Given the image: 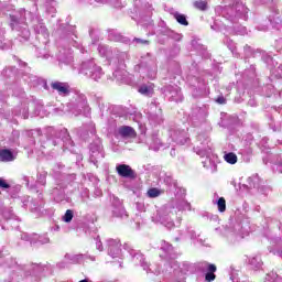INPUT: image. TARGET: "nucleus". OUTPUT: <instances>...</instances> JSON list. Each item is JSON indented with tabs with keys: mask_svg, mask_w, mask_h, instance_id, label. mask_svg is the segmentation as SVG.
I'll list each match as a JSON object with an SVG mask.
<instances>
[{
	"mask_svg": "<svg viewBox=\"0 0 282 282\" xmlns=\"http://www.w3.org/2000/svg\"><path fill=\"white\" fill-rule=\"evenodd\" d=\"M112 215L113 217H120L121 219H124V217H129V215H127V210L122 205L115 206L112 209Z\"/></svg>",
	"mask_w": 282,
	"mask_h": 282,
	"instance_id": "nucleus-39",
	"label": "nucleus"
},
{
	"mask_svg": "<svg viewBox=\"0 0 282 282\" xmlns=\"http://www.w3.org/2000/svg\"><path fill=\"white\" fill-rule=\"evenodd\" d=\"M184 210H191V203L186 202L184 198L174 200L171 205H165L156 210L152 216V221L154 224H161L167 230L175 228L176 224H182V216L177 215Z\"/></svg>",
	"mask_w": 282,
	"mask_h": 282,
	"instance_id": "nucleus-1",
	"label": "nucleus"
},
{
	"mask_svg": "<svg viewBox=\"0 0 282 282\" xmlns=\"http://www.w3.org/2000/svg\"><path fill=\"white\" fill-rule=\"evenodd\" d=\"M184 239H197V234L193 227H186L185 230L180 231L178 237H174V241H184Z\"/></svg>",
	"mask_w": 282,
	"mask_h": 282,
	"instance_id": "nucleus-32",
	"label": "nucleus"
},
{
	"mask_svg": "<svg viewBox=\"0 0 282 282\" xmlns=\"http://www.w3.org/2000/svg\"><path fill=\"white\" fill-rule=\"evenodd\" d=\"M258 193H261V195H268L272 188L268 185H263V183H260L259 187L256 189Z\"/></svg>",
	"mask_w": 282,
	"mask_h": 282,
	"instance_id": "nucleus-51",
	"label": "nucleus"
},
{
	"mask_svg": "<svg viewBox=\"0 0 282 282\" xmlns=\"http://www.w3.org/2000/svg\"><path fill=\"white\" fill-rule=\"evenodd\" d=\"M161 181H163L164 184H166V186L175 185V181H173V177H171L169 175L161 176Z\"/></svg>",
	"mask_w": 282,
	"mask_h": 282,
	"instance_id": "nucleus-55",
	"label": "nucleus"
},
{
	"mask_svg": "<svg viewBox=\"0 0 282 282\" xmlns=\"http://www.w3.org/2000/svg\"><path fill=\"white\" fill-rule=\"evenodd\" d=\"M243 54H245V58H251V56L254 57L258 54H261V52L254 51V50H252V47H250V45L246 44L243 46Z\"/></svg>",
	"mask_w": 282,
	"mask_h": 282,
	"instance_id": "nucleus-44",
	"label": "nucleus"
},
{
	"mask_svg": "<svg viewBox=\"0 0 282 282\" xmlns=\"http://www.w3.org/2000/svg\"><path fill=\"white\" fill-rule=\"evenodd\" d=\"M264 89H269V91H267L268 98H270L272 96V94H274V85L273 84H268Z\"/></svg>",
	"mask_w": 282,
	"mask_h": 282,
	"instance_id": "nucleus-58",
	"label": "nucleus"
},
{
	"mask_svg": "<svg viewBox=\"0 0 282 282\" xmlns=\"http://www.w3.org/2000/svg\"><path fill=\"white\" fill-rule=\"evenodd\" d=\"M215 231L217 235H220V237H226L229 241H241V239H246V237L250 235V220H248V218L237 220L229 227H217Z\"/></svg>",
	"mask_w": 282,
	"mask_h": 282,
	"instance_id": "nucleus-6",
	"label": "nucleus"
},
{
	"mask_svg": "<svg viewBox=\"0 0 282 282\" xmlns=\"http://www.w3.org/2000/svg\"><path fill=\"white\" fill-rule=\"evenodd\" d=\"M22 239L24 241H30L31 245L40 243L41 246H43L45 243H50V237L47 236V234H44L42 236L37 234H23Z\"/></svg>",
	"mask_w": 282,
	"mask_h": 282,
	"instance_id": "nucleus-27",
	"label": "nucleus"
},
{
	"mask_svg": "<svg viewBox=\"0 0 282 282\" xmlns=\"http://www.w3.org/2000/svg\"><path fill=\"white\" fill-rule=\"evenodd\" d=\"M196 116L200 120H204L206 118V116H208V106H203V107L196 108Z\"/></svg>",
	"mask_w": 282,
	"mask_h": 282,
	"instance_id": "nucleus-46",
	"label": "nucleus"
},
{
	"mask_svg": "<svg viewBox=\"0 0 282 282\" xmlns=\"http://www.w3.org/2000/svg\"><path fill=\"white\" fill-rule=\"evenodd\" d=\"M135 130L130 126H121L116 131V138H121L122 140H129V138H135Z\"/></svg>",
	"mask_w": 282,
	"mask_h": 282,
	"instance_id": "nucleus-30",
	"label": "nucleus"
},
{
	"mask_svg": "<svg viewBox=\"0 0 282 282\" xmlns=\"http://www.w3.org/2000/svg\"><path fill=\"white\" fill-rule=\"evenodd\" d=\"M247 263H249L252 270H261V265H263V261H261L259 256L248 258Z\"/></svg>",
	"mask_w": 282,
	"mask_h": 282,
	"instance_id": "nucleus-37",
	"label": "nucleus"
},
{
	"mask_svg": "<svg viewBox=\"0 0 282 282\" xmlns=\"http://www.w3.org/2000/svg\"><path fill=\"white\" fill-rule=\"evenodd\" d=\"M187 83L192 87H195L193 96H208V86L206 85V79L195 75H187Z\"/></svg>",
	"mask_w": 282,
	"mask_h": 282,
	"instance_id": "nucleus-15",
	"label": "nucleus"
},
{
	"mask_svg": "<svg viewBox=\"0 0 282 282\" xmlns=\"http://www.w3.org/2000/svg\"><path fill=\"white\" fill-rule=\"evenodd\" d=\"M51 88L53 91H55L58 96H62L63 98H66V96H69V94H72V87L68 83L65 82H52Z\"/></svg>",
	"mask_w": 282,
	"mask_h": 282,
	"instance_id": "nucleus-26",
	"label": "nucleus"
},
{
	"mask_svg": "<svg viewBox=\"0 0 282 282\" xmlns=\"http://www.w3.org/2000/svg\"><path fill=\"white\" fill-rule=\"evenodd\" d=\"M196 270L197 272H202L205 274V281L206 282H213L215 279H217V275L215 272H217V265L209 263L207 261L197 262L196 263Z\"/></svg>",
	"mask_w": 282,
	"mask_h": 282,
	"instance_id": "nucleus-16",
	"label": "nucleus"
},
{
	"mask_svg": "<svg viewBox=\"0 0 282 282\" xmlns=\"http://www.w3.org/2000/svg\"><path fill=\"white\" fill-rule=\"evenodd\" d=\"M2 217L7 221V226L14 224V221H21L10 209H4Z\"/></svg>",
	"mask_w": 282,
	"mask_h": 282,
	"instance_id": "nucleus-36",
	"label": "nucleus"
},
{
	"mask_svg": "<svg viewBox=\"0 0 282 282\" xmlns=\"http://www.w3.org/2000/svg\"><path fill=\"white\" fill-rule=\"evenodd\" d=\"M14 113H15V116H22L24 118V120H26V118H29L28 108L26 107H24L19 112L15 111Z\"/></svg>",
	"mask_w": 282,
	"mask_h": 282,
	"instance_id": "nucleus-57",
	"label": "nucleus"
},
{
	"mask_svg": "<svg viewBox=\"0 0 282 282\" xmlns=\"http://www.w3.org/2000/svg\"><path fill=\"white\" fill-rule=\"evenodd\" d=\"M194 151L200 158H205L202 161L204 169L209 171V173L217 172V163H215V155L213 154V149L210 148V140L208 139L207 134L203 133L197 135Z\"/></svg>",
	"mask_w": 282,
	"mask_h": 282,
	"instance_id": "nucleus-5",
	"label": "nucleus"
},
{
	"mask_svg": "<svg viewBox=\"0 0 282 282\" xmlns=\"http://www.w3.org/2000/svg\"><path fill=\"white\" fill-rule=\"evenodd\" d=\"M47 180V172H40L37 174V184H41V186H45Z\"/></svg>",
	"mask_w": 282,
	"mask_h": 282,
	"instance_id": "nucleus-52",
	"label": "nucleus"
},
{
	"mask_svg": "<svg viewBox=\"0 0 282 282\" xmlns=\"http://www.w3.org/2000/svg\"><path fill=\"white\" fill-rule=\"evenodd\" d=\"M31 1L33 2V7L29 11V17L31 19L32 30L37 41L43 43V45H47V41L50 39V31L47 30V26H45V23H43V19L39 17V7H36V0Z\"/></svg>",
	"mask_w": 282,
	"mask_h": 282,
	"instance_id": "nucleus-10",
	"label": "nucleus"
},
{
	"mask_svg": "<svg viewBox=\"0 0 282 282\" xmlns=\"http://www.w3.org/2000/svg\"><path fill=\"white\" fill-rule=\"evenodd\" d=\"M144 144L149 147L152 151H158L159 149H169L171 147V141L167 140L166 143H163L162 139L160 138V133L153 132L151 135L145 137Z\"/></svg>",
	"mask_w": 282,
	"mask_h": 282,
	"instance_id": "nucleus-17",
	"label": "nucleus"
},
{
	"mask_svg": "<svg viewBox=\"0 0 282 282\" xmlns=\"http://www.w3.org/2000/svg\"><path fill=\"white\" fill-rule=\"evenodd\" d=\"M153 84H143L139 87V94H142V96H153Z\"/></svg>",
	"mask_w": 282,
	"mask_h": 282,
	"instance_id": "nucleus-38",
	"label": "nucleus"
},
{
	"mask_svg": "<svg viewBox=\"0 0 282 282\" xmlns=\"http://www.w3.org/2000/svg\"><path fill=\"white\" fill-rule=\"evenodd\" d=\"M170 139L169 142H175V144H188L191 138H188V130L185 129H172L169 132Z\"/></svg>",
	"mask_w": 282,
	"mask_h": 282,
	"instance_id": "nucleus-20",
	"label": "nucleus"
},
{
	"mask_svg": "<svg viewBox=\"0 0 282 282\" xmlns=\"http://www.w3.org/2000/svg\"><path fill=\"white\" fill-rule=\"evenodd\" d=\"M7 14L10 17V28L18 32L19 41H28L30 39V29L25 24V9L19 11L14 10L13 4H4L0 2V14Z\"/></svg>",
	"mask_w": 282,
	"mask_h": 282,
	"instance_id": "nucleus-3",
	"label": "nucleus"
},
{
	"mask_svg": "<svg viewBox=\"0 0 282 282\" xmlns=\"http://www.w3.org/2000/svg\"><path fill=\"white\" fill-rule=\"evenodd\" d=\"M26 270H29V274H41V272H45V267L41 265V264H31L26 268Z\"/></svg>",
	"mask_w": 282,
	"mask_h": 282,
	"instance_id": "nucleus-41",
	"label": "nucleus"
},
{
	"mask_svg": "<svg viewBox=\"0 0 282 282\" xmlns=\"http://www.w3.org/2000/svg\"><path fill=\"white\" fill-rule=\"evenodd\" d=\"M76 39H78V36H76V29H74V26H67L63 33L59 45H63L64 47L73 45V47L79 50L82 54H85V48Z\"/></svg>",
	"mask_w": 282,
	"mask_h": 282,
	"instance_id": "nucleus-13",
	"label": "nucleus"
},
{
	"mask_svg": "<svg viewBox=\"0 0 282 282\" xmlns=\"http://www.w3.org/2000/svg\"><path fill=\"white\" fill-rule=\"evenodd\" d=\"M262 58L267 65V67H269L272 76H275V78H282V64L279 65V63L276 61H274V58L265 53L262 54ZM276 65H279L276 67Z\"/></svg>",
	"mask_w": 282,
	"mask_h": 282,
	"instance_id": "nucleus-24",
	"label": "nucleus"
},
{
	"mask_svg": "<svg viewBox=\"0 0 282 282\" xmlns=\"http://www.w3.org/2000/svg\"><path fill=\"white\" fill-rule=\"evenodd\" d=\"M17 160V154L10 149H0V162H14Z\"/></svg>",
	"mask_w": 282,
	"mask_h": 282,
	"instance_id": "nucleus-33",
	"label": "nucleus"
},
{
	"mask_svg": "<svg viewBox=\"0 0 282 282\" xmlns=\"http://www.w3.org/2000/svg\"><path fill=\"white\" fill-rule=\"evenodd\" d=\"M87 259L85 254L66 253L65 261L68 263H83Z\"/></svg>",
	"mask_w": 282,
	"mask_h": 282,
	"instance_id": "nucleus-35",
	"label": "nucleus"
},
{
	"mask_svg": "<svg viewBox=\"0 0 282 282\" xmlns=\"http://www.w3.org/2000/svg\"><path fill=\"white\" fill-rule=\"evenodd\" d=\"M73 219H74V210L67 209L63 216V221H65V224H69Z\"/></svg>",
	"mask_w": 282,
	"mask_h": 282,
	"instance_id": "nucleus-53",
	"label": "nucleus"
},
{
	"mask_svg": "<svg viewBox=\"0 0 282 282\" xmlns=\"http://www.w3.org/2000/svg\"><path fill=\"white\" fill-rule=\"evenodd\" d=\"M46 142L42 145L43 149H52V147L63 145V149L74 151V141L67 132V129L56 130V128L48 127L46 129Z\"/></svg>",
	"mask_w": 282,
	"mask_h": 282,
	"instance_id": "nucleus-7",
	"label": "nucleus"
},
{
	"mask_svg": "<svg viewBox=\"0 0 282 282\" xmlns=\"http://www.w3.org/2000/svg\"><path fill=\"white\" fill-rule=\"evenodd\" d=\"M79 74L86 76V78H91V80H100L102 76H105V72H102V67L96 64L94 59H87L82 62L79 68Z\"/></svg>",
	"mask_w": 282,
	"mask_h": 282,
	"instance_id": "nucleus-12",
	"label": "nucleus"
},
{
	"mask_svg": "<svg viewBox=\"0 0 282 282\" xmlns=\"http://www.w3.org/2000/svg\"><path fill=\"white\" fill-rule=\"evenodd\" d=\"M45 9L47 14H51V17H54V14H56V1L45 0Z\"/></svg>",
	"mask_w": 282,
	"mask_h": 282,
	"instance_id": "nucleus-40",
	"label": "nucleus"
},
{
	"mask_svg": "<svg viewBox=\"0 0 282 282\" xmlns=\"http://www.w3.org/2000/svg\"><path fill=\"white\" fill-rule=\"evenodd\" d=\"M216 102H218V105H226V99L224 96H219L217 99H216Z\"/></svg>",
	"mask_w": 282,
	"mask_h": 282,
	"instance_id": "nucleus-64",
	"label": "nucleus"
},
{
	"mask_svg": "<svg viewBox=\"0 0 282 282\" xmlns=\"http://www.w3.org/2000/svg\"><path fill=\"white\" fill-rule=\"evenodd\" d=\"M57 116H85L89 118L91 108L87 104V97L80 90H75L72 95L69 102L65 106L62 105L54 109Z\"/></svg>",
	"mask_w": 282,
	"mask_h": 282,
	"instance_id": "nucleus-4",
	"label": "nucleus"
},
{
	"mask_svg": "<svg viewBox=\"0 0 282 282\" xmlns=\"http://www.w3.org/2000/svg\"><path fill=\"white\" fill-rule=\"evenodd\" d=\"M194 7L197 8V10H206L207 3L206 1H196L194 2Z\"/></svg>",
	"mask_w": 282,
	"mask_h": 282,
	"instance_id": "nucleus-56",
	"label": "nucleus"
},
{
	"mask_svg": "<svg viewBox=\"0 0 282 282\" xmlns=\"http://www.w3.org/2000/svg\"><path fill=\"white\" fill-rule=\"evenodd\" d=\"M261 3L268 6L271 14L268 19L274 30H282V19L279 17V9H276V1L274 0H260Z\"/></svg>",
	"mask_w": 282,
	"mask_h": 282,
	"instance_id": "nucleus-14",
	"label": "nucleus"
},
{
	"mask_svg": "<svg viewBox=\"0 0 282 282\" xmlns=\"http://www.w3.org/2000/svg\"><path fill=\"white\" fill-rule=\"evenodd\" d=\"M67 263H69L67 260L58 262L57 268H59V270H63V269L67 268Z\"/></svg>",
	"mask_w": 282,
	"mask_h": 282,
	"instance_id": "nucleus-62",
	"label": "nucleus"
},
{
	"mask_svg": "<svg viewBox=\"0 0 282 282\" xmlns=\"http://www.w3.org/2000/svg\"><path fill=\"white\" fill-rule=\"evenodd\" d=\"M163 94L170 102H182L184 100V95L182 94V88L178 86H165L163 88Z\"/></svg>",
	"mask_w": 282,
	"mask_h": 282,
	"instance_id": "nucleus-21",
	"label": "nucleus"
},
{
	"mask_svg": "<svg viewBox=\"0 0 282 282\" xmlns=\"http://www.w3.org/2000/svg\"><path fill=\"white\" fill-rule=\"evenodd\" d=\"M264 282H282V278L276 274V272L272 271L265 275Z\"/></svg>",
	"mask_w": 282,
	"mask_h": 282,
	"instance_id": "nucleus-45",
	"label": "nucleus"
},
{
	"mask_svg": "<svg viewBox=\"0 0 282 282\" xmlns=\"http://www.w3.org/2000/svg\"><path fill=\"white\" fill-rule=\"evenodd\" d=\"M174 19L180 23V25H188V20H186V17L180 12L174 13Z\"/></svg>",
	"mask_w": 282,
	"mask_h": 282,
	"instance_id": "nucleus-49",
	"label": "nucleus"
},
{
	"mask_svg": "<svg viewBox=\"0 0 282 282\" xmlns=\"http://www.w3.org/2000/svg\"><path fill=\"white\" fill-rule=\"evenodd\" d=\"M274 47L276 52H282V39L275 41Z\"/></svg>",
	"mask_w": 282,
	"mask_h": 282,
	"instance_id": "nucleus-59",
	"label": "nucleus"
},
{
	"mask_svg": "<svg viewBox=\"0 0 282 282\" xmlns=\"http://www.w3.org/2000/svg\"><path fill=\"white\" fill-rule=\"evenodd\" d=\"M262 183L263 181H261V177H259V174H253L247 177L246 183L240 185V191H247V192L257 191Z\"/></svg>",
	"mask_w": 282,
	"mask_h": 282,
	"instance_id": "nucleus-25",
	"label": "nucleus"
},
{
	"mask_svg": "<svg viewBox=\"0 0 282 282\" xmlns=\"http://www.w3.org/2000/svg\"><path fill=\"white\" fill-rule=\"evenodd\" d=\"M116 171L120 177H126L128 180H133V177H135V172L130 165L119 164L116 166Z\"/></svg>",
	"mask_w": 282,
	"mask_h": 282,
	"instance_id": "nucleus-31",
	"label": "nucleus"
},
{
	"mask_svg": "<svg viewBox=\"0 0 282 282\" xmlns=\"http://www.w3.org/2000/svg\"><path fill=\"white\" fill-rule=\"evenodd\" d=\"M161 250L163 253H160V258L166 261L169 268L162 272L165 274H181L178 282H184V275L188 274V272L193 270V264H191V262H182L178 264L177 261H175L177 258V251H175L173 245L164 240L161 241Z\"/></svg>",
	"mask_w": 282,
	"mask_h": 282,
	"instance_id": "nucleus-2",
	"label": "nucleus"
},
{
	"mask_svg": "<svg viewBox=\"0 0 282 282\" xmlns=\"http://www.w3.org/2000/svg\"><path fill=\"white\" fill-rule=\"evenodd\" d=\"M99 55L108 61L109 65L117 67V69H124V63L129 61L128 52H120L118 48H111L105 44L98 46Z\"/></svg>",
	"mask_w": 282,
	"mask_h": 282,
	"instance_id": "nucleus-9",
	"label": "nucleus"
},
{
	"mask_svg": "<svg viewBox=\"0 0 282 282\" xmlns=\"http://www.w3.org/2000/svg\"><path fill=\"white\" fill-rule=\"evenodd\" d=\"M224 43L225 45H227V47L230 50V52H232V54H235V50H236V45L235 42L232 40H230L228 36H226L224 39Z\"/></svg>",
	"mask_w": 282,
	"mask_h": 282,
	"instance_id": "nucleus-54",
	"label": "nucleus"
},
{
	"mask_svg": "<svg viewBox=\"0 0 282 282\" xmlns=\"http://www.w3.org/2000/svg\"><path fill=\"white\" fill-rule=\"evenodd\" d=\"M257 76V68L254 65H250L242 73V78H254Z\"/></svg>",
	"mask_w": 282,
	"mask_h": 282,
	"instance_id": "nucleus-43",
	"label": "nucleus"
},
{
	"mask_svg": "<svg viewBox=\"0 0 282 282\" xmlns=\"http://www.w3.org/2000/svg\"><path fill=\"white\" fill-rule=\"evenodd\" d=\"M134 72H137V74L142 78L155 80V77L158 76V63L155 62V57L150 53L142 56L140 64L134 66Z\"/></svg>",
	"mask_w": 282,
	"mask_h": 282,
	"instance_id": "nucleus-11",
	"label": "nucleus"
},
{
	"mask_svg": "<svg viewBox=\"0 0 282 282\" xmlns=\"http://www.w3.org/2000/svg\"><path fill=\"white\" fill-rule=\"evenodd\" d=\"M129 253L132 256V261L134 263H139V265H141V268H143V270H145V272H151L152 274H155L158 276V274H161L162 271H160V268H155L154 265H151V268H149V264L144 261V256H142V253L131 249L129 251Z\"/></svg>",
	"mask_w": 282,
	"mask_h": 282,
	"instance_id": "nucleus-19",
	"label": "nucleus"
},
{
	"mask_svg": "<svg viewBox=\"0 0 282 282\" xmlns=\"http://www.w3.org/2000/svg\"><path fill=\"white\" fill-rule=\"evenodd\" d=\"M108 246V254L112 259H118L122 257V249H120V240L118 239H108L107 240Z\"/></svg>",
	"mask_w": 282,
	"mask_h": 282,
	"instance_id": "nucleus-28",
	"label": "nucleus"
},
{
	"mask_svg": "<svg viewBox=\"0 0 282 282\" xmlns=\"http://www.w3.org/2000/svg\"><path fill=\"white\" fill-rule=\"evenodd\" d=\"M148 118L150 122L154 124H160L162 122V108L156 101H152L148 107Z\"/></svg>",
	"mask_w": 282,
	"mask_h": 282,
	"instance_id": "nucleus-23",
	"label": "nucleus"
},
{
	"mask_svg": "<svg viewBox=\"0 0 282 282\" xmlns=\"http://www.w3.org/2000/svg\"><path fill=\"white\" fill-rule=\"evenodd\" d=\"M130 120H133L139 124V127L142 128V112L134 111L133 113L130 115Z\"/></svg>",
	"mask_w": 282,
	"mask_h": 282,
	"instance_id": "nucleus-50",
	"label": "nucleus"
},
{
	"mask_svg": "<svg viewBox=\"0 0 282 282\" xmlns=\"http://www.w3.org/2000/svg\"><path fill=\"white\" fill-rule=\"evenodd\" d=\"M51 195L57 204H70L72 198L65 195V185L57 184L52 191Z\"/></svg>",
	"mask_w": 282,
	"mask_h": 282,
	"instance_id": "nucleus-22",
	"label": "nucleus"
},
{
	"mask_svg": "<svg viewBox=\"0 0 282 282\" xmlns=\"http://www.w3.org/2000/svg\"><path fill=\"white\" fill-rule=\"evenodd\" d=\"M147 195L151 199H155V197H160L162 195V191L156 187H151L150 189H148Z\"/></svg>",
	"mask_w": 282,
	"mask_h": 282,
	"instance_id": "nucleus-47",
	"label": "nucleus"
},
{
	"mask_svg": "<svg viewBox=\"0 0 282 282\" xmlns=\"http://www.w3.org/2000/svg\"><path fill=\"white\" fill-rule=\"evenodd\" d=\"M235 3L228 7H217L216 12L221 14L224 19L231 21V23H237L239 19L243 21L248 20V7L243 4V2H239V0H234Z\"/></svg>",
	"mask_w": 282,
	"mask_h": 282,
	"instance_id": "nucleus-8",
	"label": "nucleus"
},
{
	"mask_svg": "<svg viewBox=\"0 0 282 282\" xmlns=\"http://www.w3.org/2000/svg\"><path fill=\"white\" fill-rule=\"evenodd\" d=\"M133 42H134V43H138L139 45H149V41L142 40V39H138V37H135V39L133 40Z\"/></svg>",
	"mask_w": 282,
	"mask_h": 282,
	"instance_id": "nucleus-60",
	"label": "nucleus"
},
{
	"mask_svg": "<svg viewBox=\"0 0 282 282\" xmlns=\"http://www.w3.org/2000/svg\"><path fill=\"white\" fill-rule=\"evenodd\" d=\"M79 3L84 6H100L102 3H113L115 8H120V2H113V0H79Z\"/></svg>",
	"mask_w": 282,
	"mask_h": 282,
	"instance_id": "nucleus-34",
	"label": "nucleus"
},
{
	"mask_svg": "<svg viewBox=\"0 0 282 282\" xmlns=\"http://www.w3.org/2000/svg\"><path fill=\"white\" fill-rule=\"evenodd\" d=\"M57 61L64 65H72L74 63V55L72 48H61L56 55Z\"/></svg>",
	"mask_w": 282,
	"mask_h": 282,
	"instance_id": "nucleus-29",
	"label": "nucleus"
},
{
	"mask_svg": "<svg viewBox=\"0 0 282 282\" xmlns=\"http://www.w3.org/2000/svg\"><path fill=\"white\" fill-rule=\"evenodd\" d=\"M96 248L99 252H102V241H100L99 237L96 238Z\"/></svg>",
	"mask_w": 282,
	"mask_h": 282,
	"instance_id": "nucleus-61",
	"label": "nucleus"
},
{
	"mask_svg": "<svg viewBox=\"0 0 282 282\" xmlns=\"http://www.w3.org/2000/svg\"><path fill=\"white\" fill-rule=\"evenodd\" d=\"M224 160L225 162H227V164H237L238 162V158L237 154L235 152H225L224 154Z\"/></svg>",
	"mask_w": 282,
	"mask_h": 282,
	"instance_id": "nucleus-42",
	"label": "nucleus"
},
{
	"mask_svg": "<svg viewBox=\"0 0 282 282\" xmlns=\"http://www.w3.org/2000/svg\"><path fill=\"white\" fill-rule=\"evenodd\" d=\"M270 128L273 131H281V123H278V124L270 123Z\"/></svg>",
	"mask_w": 282,
	"mask_h": 282,
	"instance_id": "nucleus-63",
	"label": "nucleus"
},
{
	"mask_svg": "<svg viewBox=\"0 0 282 282\" xmlns=\"http://www.w3.org/2000/svg\"><path fill=\"white\" fill-rule=\"evenodd\" d=\"M214 204L217 205L219 213H226V198L219 197L217 200H214Z\"/></svg>",
	"mask_w": 282,
	"mask_h": 282,
	"instance_id": "nucleus-48",
	"label": "nucleus"
},
{
	"mask_svg": "<svg viewBox=\"0 0 282 282\" xmlns=\"http://www.w3.org/2000/svg\"><path fill=\"white\" fill-rule=\"evenodd\" d=\"M104 159H105V152L102 151V140L96 139L90 144L89 160L96 166L98 164V162H102Z\"/></svg>",
	"mask_w": 282,
	"mask_h": 282,
	"instance_id": "nucleus-18",
	"label": "nucleus"
}]
</instances>
